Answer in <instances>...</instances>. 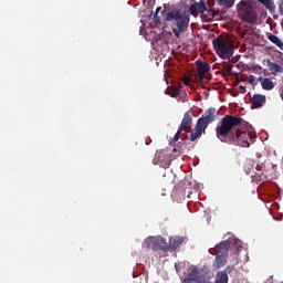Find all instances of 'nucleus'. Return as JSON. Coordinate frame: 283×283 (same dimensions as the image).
Instances as JSON below:
<instances>
[{"mask_svg": "<svg viewBox=\"0 0 283 283\" xmlns=\"http://www.w3.org/2000/svg\"><path fill=\"white\" fill-rule=\"evenodd\" d=\"M226 265H227V256L216 254V259H214V262L212 264V269L214 271H219V269H224Z\"/></svg>", "mask_w": 283, "mask_h": 283, "instance_id": "nucleus-15", "label": "nucleus"}, {"mask_svg": "<svg viewBox=\"0 0 283 283\" xmlns=\"http://www.w3.org/2000/svg\"><path fill=\"white\" fill-rule=\"evenodd\" d=\"M160 10H163V8L158 7L156 10V13L154 15V21H155L156 25H158V23H160V17H158V12H160Z\"/></svg>", "mask_w": 283, "mask_h": 283, "instance_id": "nucleus-24", "label": "nucleus"}, {"mask_svg": "<svg viewBox=\"0 0 283 283\" xmlns=\"http://www.w3.org/2000/svg\"><path fill=\"white\" fill-rule=\"evenodd\" d=\"M239 90H240L241 94H247V87L239 86Z\"/></svg>", "mask_w": 283, "mask_h": 283, "instance_id": "nucleus-30", "label": "nucleus"}, {"mask_svg": "<svg viewBox=\"0 0 283 283\" xmlns=\"http://www.w3.org/2000/svg\"><path fill=\"white\" fill-rule=\"evenodd\" d=\"M197 8L201 12L202 21H206L207 23H209L210 21L216 19V10L207 8L205 2L198 3Z\"/></svg>", "mask_w": 283, "mask_h": 283, "instance_id": "nucleus-8", "label": "nucleus"}, {"mask_svg": "<svg viewBox=\"0 0 283 283\" xmlns=\"http://www.w3.org/2000/svg\"><path fill=\"white\" fill-rule=\"evenodd\" d=\"M218 4L222 8H233L235 6V0H217Z\"/></svg>", "mask_w": 283, "mask_h": 283, "instance_id": "nucleus-20", "label": "nucleus"}, {"mask_svg": "<svg viewBox=\"0 0 283 283\" xmlns=\"http://www.w3.org/2000/svg\"><path fill=\"white\" fill-rule=\"evenodd\" d=\"M182 132H185V130H180V128H178L177 133L174 136L175 143L180 140V136H181Z\"/></svg>", "mask_w": 283, "mask_h": 283, "instance_id": "nucleus-27", "label": "nucleus"}, {"mask_svg": "<svg viewBox=\"0 0 283 283\" xmlns=\"http://www.w3.org/2000/svg\"><path fill=\"white\" fill-rule=\"evenodd\" d=\"M251 105L252 109H260L261 107H264L266 105V95L254 94L251 97Z\"/></svg>", "mask_w": 283, "mask_h": 283, "instance_id": "nucleus-11", "label": "nucleus"}, {"mask_svg": "<svg viewBox=\"0 0 283 283\" xmlns=\"http://www.w3.org/2000/svg\"><path fill=\"white\" fill-rule=\"evenodd\" d=\"M259 3H262L266 10H275V3H273V0H258Z\"/></svg>", "mask_w": 283, "mask_h": 283, "instance_id": "nucleus-21", "label": "nucleus"}, {"mask_svg": "<svg viewBox=\"0 0 283 283\" xmlns=\"http://www.w3.org/2000/svg\"><path fill=\"white\" fill-rule=\"evenodd\" d=\"M197 65V71H198V76L199 78H205L206 74L211 70V65H209L207 62H196Z\"/></svg>", "mask_w": 283, "mask_h": 283, "instance_id": "nucleus-13", "label": "nucleus"}, {"mask_svg": "<svg viewBox=\"0 0 283 283\" xmlns=\"http://www.w3.org/2000/svg\"><path fill=\"white\" fill-rule=\"evenodd\" d=\"M193 113L188 111L185 113L184 118L181 120V124L179 126L180 130L184 132H190L191 130V125H193Z\"/></svg>", "mask_w": 283, "mask_h": 283, "instance_id": "nucleus-9", "label": "nucleus"}, {"mask_svg": "<svg viewBox=\"0 0 283 283\" xmlns=\"http://www.w3.org/2000/svg\"><path fill=\"white\" fill-rule=\"evenodd\" d=\"M164 20L172 23V32L175 36L180 38L182 32L189 30V21H191V11L187 4L181 3L171 8L169 11H163Z\"/></svg>", "mask_w": 283, "mask_h": 283, "instance_id": "nucleus-2", "label": "nucleus"}, {"mask_svg": "<svg viewBox=\"0 0 283 283\" xmlns=\"http://www.w3.org/2000/svg\"><path fill=\"white\" fill-rule=\"evenodd\" d=\"M268 67H269L270 72H274V73H282L283 72L282 65H280L275 62H271L270 60H268Z\"/></svg>", "mask_w": 283, "mask_h": 283, "instance_id": "nucleus-19", "label": "nucleus"}, {"mask_svg": "<svg viewBox=\"0 0 283 283\" xmlns=\"http://www.w3.org/2000/svg\"><path fill=\"white\" fill-rule=\"evenodd\" d=\"M189 83H190L189 77H187V78L184 80V84H185V85H189Z\"/></svg>", "mask_w": 283, "mask_h": 283, "instance_id": "nucleus-31", "label": "nucleus"}, {"mask_svg": "<svg viewBox=\"0 0 283 283\" xmlns=\"http://www.w3.org/2000/svg\"><path fill=\"white\" fill-rule=\"evenodd\" d=\"M171 166V159H167V161H165L164 167L165 169L169 168Z\"/></svg>", "mask_w": 283, "mask_h": 283, "instance_id": "nucleus-29", "label": "nucleus"}, {"mask_svg": "<svg viewBox=\"0 0 283 283\" xmlns=\"http://www.w3.org/2000/svg\"><path fill=\"white\" fill-rule=\"evenodd\" d=\"M185 242V239L182 237H170L169 242L167 243V252H172L180 247Z\"/></svg>", "mask_w": 283, "mask_h": 283, "instance_id": "nucleus-12", "label": "nucleus"}, {"mask_svg": "<svg viewBox=\"0 0 283 283\" xmlns=\"http://www.w3.org/2000/svg\"><path fill=\"white\" fill-rule=\"evenodd\" d=\"M230 247L231 242L229 240L221 241L214 247V255H224L226 258H228Z\"/></svg>", "mask_w": 283, "mask_h": 283, "instance_id": "nucleus-10", "label": "nucleus"}, {"mask_svg": "<svg viewBox=\"0 0 283 283\" xmlns=\"http://www.w3.org/2000/svg\"><path fill=\"white\" fill-rule=\"evenodd\" d=\"M258 82L261 83V87L262 90H265L266 92L273 90V87H275V84L273 83V81L269 77H258Z\"/></svg>", "mask_w": 283, "mask_h": 283, "instance_id": "nucleus-16", "label": "nucleus"}, {"mask_svg": "<svg viewBox=\"0 0 283 283\" xmlns=\"http://www.w3.org/2000/svg\"><path fill=\"white\" fill-rule=\"evenodd\" d=\"M170 96H171L172 98H178V96H180V91L174 90V91L170 93Z\"/></svg>", "mask_w": 283, "mask_h": 283, "instance_id": "nucleus-28", "label": "nucleus"}, {"mask_svg": "<svg viewBox=\"0 0 283 283\" xmlns=\"http://www.w3.org/2000/svg\"><path fill=\"white\" fill-rule=\"evenodd\" d=\"M212 45L214 48V52L220 56V59H231L233 56V44L231 40L227 36L218 35L214 40H212Z\"/></svg>", "mask_w": 283, "mask_h": 283, "instance_id": "nucleus-4", "label": "nucleus"}, {"mask_svg": "<svg viewBox=\"0 0 283 283\" xmlns=\"http://www.w3.org/2000/svg\"><path fill=\"white\" fill-rule=\"evenodd\" d=\"M184 266H185L184 263H175V271H176V273L180 274Z\"/></svg>", "mask_w": 283, "mask_h": 283, "instance_id": "nucleus-26", "label": "nucleus"}, {"mask_svg": "<svg viewBox=\"0 0 283 283\" xmlns=\"http://www.w3.org/2000/svg\"><path fill=\"white\" fill-rule=\"evenodd\" d=\"M182 283H207V276L198 268H193L184 279Z\"/></svg>", "mask_w": 283, "mask_h": 283, "instance_id": "nucleus-7", "label": "nucleus"}, {"mask_svg": "<svg viewBox=\"0 0 283 283\" xmlns=\"http://www.w3.org/2000/svg\"><path fill=\"white\" fill-rule=\"evenodd\" d=\"M216 136L221 143L238 147H251L255 143V135L244 125V119L233 115H226L221 119L216 127Z\"/></svg>", "mask_w": 283, "mask_h": 283, "instance_id": "nucleus-1", "label": "nucleus"}, {"mask_svg": "<svg viewBox=\"0 0 283 283\" xmlns=\"http://www.w3.org/2000/svg\"><path fill=\"white\" fill-rule=\"evenodd\" d=\"M268 39L269 41H271V43H274V45L280 48V50H283V42L282 40H280V38H277V35L273 33H268Z\"/></svg>", "mask_w": 283, "mask_h": 283, "instance_id": "nucleus-18", "label": "nucleus"}, {"mask_svg": "<svg viewBox=\"0 0 283 283\" xmlns=\"http://www.w3.org/2000/svg\"><path fill=\"white\" fill-rule=\"evenodd\" d=\"M216 118H218V112L216 108H208L197 120V124L207 129L211 123L216 122Z\"/></svg>", "mask_w": 283, "mask_h": 283, "instance_id": "nucleus-6", "label": "nucleus"}, {"mask_svg": "<svg viewBox=\"0 0 283 283\" xmlns=\"http://www.w3.org/2000/svg\"><path fill=\"white\" fill-rule=\"evenodd\" d=\"M237 14L241 21L244 23H258V11L253 8V1L241 0L237 4Z\"/></svg>", "mask_w": 283, "mask_h": 283, "instance_id": "nucleus-3", "label": "nucleus"}, {"mask_svg": "<svg viewBox=\"0 0 283 283\" xmlns=\"http://www.w3.org/2000/svg\"><path fill=\"white\" fill-rule=\"evenodd\" d=\"M221 70L223 72V74H231L232 66H231V64H229V62H223L221 64Z\"/></svg>", "mask_w": 283, "mask_h": 283, "instance_id": "nucleus-22", "label": "nucleus"}, {"mask_svg": "<svg viewBox=\"0 0 283 283\" xmlns=\"http://www.w3.org/2000/svg\"><path fill=\"white\" fill-rule=\"evenodd\" d=\"M258 77H255V75H250L249 78H248V83L250 85H258Z\"/></svg>", "mask_w": 283, "mask_h": 283, "instance_id": "nucleus-25", "label": "nucleus"}, {"mask_svg": "<svg viewBox=\"0 0 283 283\" xmlns=\"http://www.w3.org/2000/svg\"><path fill=\"white\" fill-rule=\"evenodd\" d=\"M226 275H229L235 271V265H228L224 268V270H221Z\"/></svg>", "mask_w": 283, "mask_h": 283, "instance_id": "nucleus-23", "label": "nucleus"}, {"mask_svg": "<svg viewBox=\"0 0 283 283\" xmlns=\"http://www.w3.org/2000/svg\"><path fill=\"white\" fill-rule=\"evenodd\" d=\"M205 132H207V128L200 126V124L197 123L193 130L190 133L189 140L193 143V140H197V138H200V136H202Z\"/></svg>", "mask_w": 283, "mask_h": 283, "instance_id": "nucleus-14", "label": "nucleus"}, {"mask_svg": "<svg viewBox=\"0 0 283 283\" xmlns=\"http://www.w3.org/2000/svg\"><path fill=\"white\" fill-rule=\"evenodd\" d=\"M214 283H229V275L223 271L217 272Z\"/></svg>", "mask_w": 283, "mask_h": 283, "instance_id": "nucleus-17", "label": "nucleus"}, {"mask_svg": "<svg viewBox=\"0 0 283 283\" xmlns=\"http://www.w3.org/2000/svg\"><path fill=\"white\" fill-rule=\"evenodd\" d=\"M145 249H151V251H164L167 253V241L163 237H148L144 241Z\"/></svg>", "mask_w": 283, "mask_h": 283, "instance_id": "nucleus-5", "label": "nucleus"}]
</instances>
